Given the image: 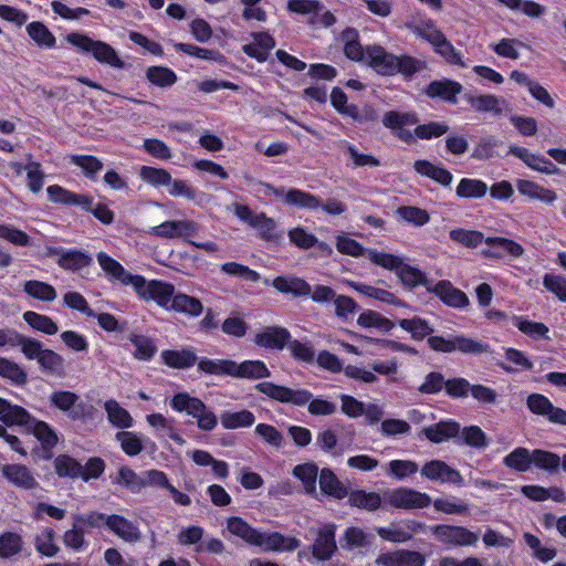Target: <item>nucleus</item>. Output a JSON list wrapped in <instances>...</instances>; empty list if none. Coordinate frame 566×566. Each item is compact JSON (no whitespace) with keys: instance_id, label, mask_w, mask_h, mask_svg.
Here are the masks:
<instances>
[{"instance_id":"nucleus-1","label":"nucleus","mask_w":566,"mask_h":566,"mask_svg":"<svg viewBox=\"0 0 566 566\" xmlns=\"http://www.w3.org/2000/svg\"><path fill=\"white\" fill-rule=\"evenodd\" d=\"M255 388L261 394L279 402L289 403L294 407L307 406L308 412L313 416H329L336 411L335 403L323 398H313L311 391L303 388H290L271 381L260 382Z\"/></svg>"},{"instance_id":"nucleus-2","label":"nucleus","mask_w":566,"mask_h":566,"mask_svg":"<svg viewBox=\"0 0 566 566\" xmlns=\"http://www.w3.org/2000/svg\"><path fill=\"white\" fill-rule=\"evenodd\" d=\"M227 528L232 535L265 552H292L300 546V541L295 537L283 536L277 532H259L237 516L228 518Z\"/></svg>"},{"instance_id":"nucleus-3","label":"nucleus","mask_w":566,"mask_h":566,"mask_svg":"<svg viewBox=\"0 0 566 566\" xmlns=\"http://www.w3.org/2000/svg\"><path fill=\"white\" fill-rule=\"evenodd\" d=\"M0 419L7 426H29L33 436L48 451L57 443L56 433L46 422L31 418L25 409L11 405L2 398H0Z\"/></svg>"},{"instance_id":"nucleus-4","label":"nucleus","mask_w":566,"mask_h":566,"mask_svg":"<svg viewBox=\"0 0 566 566\" xmlns=\"http://www.w3.org/2000/svg\"><path fill=\"white\" fill-rule=\"evenodd\" d=\"M199 368L214 375H230L242 378H263L269 376V369L261 360H245L237 364L228 359L201 360Z\"/></svg>"},{"instance_id":"nucleus-5","label":"nucleus","mask_w":566,"mask_h":566,"mask_svg":"<svg viewBox=\"0 0 566 566\" xmlns=\"http://www.w3.org/2000/svg\"><path fill=\"white\" fill-rule=\"evenodd\" d=\"M66 41L82 52L90 53L102 64L116 70H124L126 67V63L119 57L116 50L106 42L94 40L80 32L69 33Z\"/></svg>"},{"instance_id":"nucleus-6","label":"nucleus","mask_w":566,"mask_h":566,"mask_svg":"<svg viewBox=\"0 0 566 566\" xmlns=\"http://www.w3.org/2000/svg\"><path fill=\"white\" fill-rule=\"evenodd\" d=\"M171 408L178 412H186L197 420L199 429L211 431L218 423L214 412L198 398L180 392L172 397Z\"/></svg>"},{"instance_id":"nucleus-7","label":"nucleus","mask_w":566,"mask_h":566,"mask_svg":"<svg viewBox=\"0 0 566 566\" xmlns=\"http://www.w3.org/2000/svg\"><path fill=\"white\" fill-rule=\"evenodd\" d=\"M254 343L272 350H282L285 345L293 354H308L311 350L305 344L292 340L290 332L282 326H266L254 336Z\"/></svg>"},{"instance_id":"nucleus-8","label":"nucleus","mask_w":566,"mask_h":566,"mask_svg":"<svg viewBox=\"0 0 566 566\" xmlns=\"http://www.w3.org/2000/svg\"><path fill=\"white\" fill-rule=\"evenodd\" d=\"M134 290L137 295L146 301H154L156 304L167 311L170 310L172 300L176 295L175 286L171 283L150 280L146 281L140 276L135 279Z\"/></svg>"},{"instance_id":"nucleus-9","label":"nucleus","mask_w":566,"mask_h":566,"mask_svg":"<svg viewBox=\"0 0 566 566\" xmlns=\"http://www.w3.org/2000/svg\"><path fill=\"white\" fill-rule=\"evenodd\" d=\"M384 501L394 509L406 511L426 509L432 502L429 494L407 486L387 490Z\"/></svg>"},{"instance_id":"nucleus-10","label":"nucleus","mask_w":566,"mask_h":566,"mask_svg":"<svg viewBox=\"0 0 566 566\" xmlns=\"http://www.w3.org/2000/svg\"><path fill=\"white\" fill-rule=\"evenodd\" d=\"M436 538L447 546H472L479 541V535L463 526L437 525L431 527Z\"/></svg>"},{"instance_id":"nucleus-11","label":"nucleus","mask_w":566,"mask_h":566,"mask_svg":"<svg viewBox=\"0 0 566 566\" xmlns=\"http://www.w3.org/2000/svg\"><path fill=\"white\" fill-rule=\"evenodd\" d=\"M420 473L423 478L430 481L450 483L457 486H462L464 484L461 473L441 460H431L426 462L422 465Z\"/></svg>"},{"instance_id":"nucleus-12","label":"nucleus","mask_w":566,"mask_h":566,"mask_svg":"<svg viewBox=\"0 0 566 566\" xmlns=\"http://www.w3.org/2000/svg\"><path fill=\"white\" fill-rule=\"evenodd\" d=\"M428 343L431 349L443 353H451L455 350L463 353H480L489 350L486 345L461 336H455L449 339L434 336L430 337Z\"/></svg>"},{"instance_id":"nucleus-13","label":"nucleus","mask_w":566,"mask_h":566,"mask_svg":"<svg viewBox=\"0 0 566 566\" xmlns=\"http://www.w3.org/2000/svg\"><path fill=\"white\" fill-rule=\"evenodd\" d=\"M198 230V224L190 219L165 221L149 231L151 235L164 239H187L193 235Z\"/></svg>"},{"instance_id":"nucleus-14","label":"nucleus","mask_w":566,"mask_h":566,"mask_svg":"<svg viewBox=\"0 0 566 566\" xmlns=\"http://www.w3.org/2000/svg\"><path fill=\"white\" fill-rule=\"evenodd\" d=\"M526 403L533 413L546 417L553 423L566 426V410L555 407L544 395L532 394Z\"/></svg>"},{"instance_id":"nucleus-15","label":"nucleus","mask_w":566,"mask_h":566,"mask_svg":"<svg viewBox=\"0 0 566 566\" xmlns=\"http://www.w3.org/2000/svg\"><path fill=\"white\" fill-rule=\"evenodd\" d=\"M4 346L20 347L23 354H54L50 349H42L36 339L28 338L10 328H0V348Z\"/></svg>"},{"instance_id":"nucleus-16","label":"nucleus","mask_w":566,"mask_h":566,"mask_svg":"<svg viewBox=\"0 0 566 566\" xmlns=\"http://www.w3.org/2000/svg\"><path fill=\"white\" fill-rule=\"evenodd\" d=\"M395 57L396 55L389 53L380 45L366 46L365 62L380 75L390 76L395 74Z\"/></svg>"},{"instance_id":"nucleus-17","label":"nucleus","mask_w":566,"mask_h":566,"mask_svg":"<svg viewBox=\"0 0 566 566\" xmlns=\"http://www.w3.org/2000/svg\"><path fill=\"white\" fill-rule=\"evenodd\" d=\"M336 525L327 523L317 531V537L313 544V556L318 560H327L336 551Z\"/></svg>"},{"instance_id":"nucleus-18","label":"nucleus","mask_w":566,"mask_h":566,"mask_svg":"<svg viewBox=\"0 0 566 566\" xmlns=\"http://www.w3.org/2000/svg\"><path fill=\"white\" fill-rule=\"evenodd\" d=\"M3 478L12 485L23 490H31L38 482L31 471L22 464H0Z\"/></svg>"},{"instance_id":"nucleus-19","label":"nucleus","mask_w":566,"mask_h":566,"mask_svg":"<svg viewBox=\"0 0 566 566\" xmlns=\"http://www.w3.org/2000/svg\"><path fill=\"white\" fill-rule=\"evenodd\" d=\"M510 154L520 158L527 167L546 175H555L559 172V169L551 160L536 155L531 154L526 148L518 147L515 145L510 146Z\"/></svg>"},{"instance_id":"nucleus-20","label":"nucleus","mask_w":566,"mask_h":566,"mask_svg":"<svg viewBox=\"0 0 566 566\" xmlns=\"http://www.w3.org/2000/svg\"><path fill=\"white\" fill-rule=\"evenodd\" d=\"M484 242L495 248L483 250L482 255L485 258L501 259L504 255L502 250L513 258H520L524 253V249L520 243L507 238L488 237Z\"/></svg>"},{"instance_id":"nucleus-21","label":"nucleus","mask_w":566,"mask_h":566,"mask_svg":"<svg viewBox=\"0 0 566 566\" xmlns=\"http://www.w3.org/2000/svg\"><path fill=\"white\" fill-rule=\"evenodd\" d=\"M376 563L379 566H423L424 557L418 552L396 551L380 554Z\"/></svg>"},{"instance_id":"nucleus-22","label":"nucleus","mask_w":566,"mask_h":566,"mask_svg":"<svg viewBox=\"0 0 566 566\" xmlns=\"http://www.w3.org/2000/svg\"><path fill=\"white\" fill-rule=\"evenodd\" d=\"M106 527L125 542L135 543L140 538L138 527L122 515H108Z\"/></svg>"},{"instance_id":"nucleus-23","label":"nucleus","mask_w":566,"mask_h":566,"mask_svg":"<svg viewBox=\"0 0 566 566\" xmlns=\"http://www.w3.org/2000/svg\"><path fill=\"white\" fill-rule=\"evenodd\" d=\"M97 262L109 279L117 280L124 285L132 284L134 286L135 279L139 277V275L128 273L119 262L105 252L97 253Z\"/></svg>"},{"instance_id":"nucleus-24","label":"nucleus","mask_w":566,"mask_h":566,"mask_svg":"<svg viewBox=\"0 0 566 566\" xmlns=\"http://www.w3.org/2000/svg\"><path fill=\"white\" fill-rule=\"evenodd\" d=\"M104 409L107 415L108 422L122 431L134 427V418L118 401L114 399L106 400Z\"/></svg>"},{"instance_id":"nucleus-25","label":"nucleus","mask_w":566,"mask_h":566,"mask_svg":"<svg viewBox=\"0 0 566 566\" xmlns=\"http://www.w3.org/2000/svg\"><path fill=\"white\" fill-rule=\"evenodd\" d=\"M518 192L530 199L538 200L546 205H552L556 201L557 195L554 190L545 188L531 180L520 179L516 181Z\"/></svg>"},{"instance_id":"nucleus-26","label":"nucleus","mask_w":566,"mask_h":566,"mask_svg":"<svg viewBox=\"0 0 566 566\" xmlns=\"http://www.w3.org/2000/svg\"><path fill=\"white\" fill-rule=\"evenodd\" d=\"M468 102L476 112L502 115L509 109V104L505 99L490 94L470 96L468 97Z\"/></svg>"},{"instance_id":"nucleus-27","label":"nucleus","mask_w":566,"mask_h":566,"mask_svg":"<svg viewBox=\"0 0 566 566\" xmlns=\"http://www.w3.org/2000/svg\"><path fill=\"white\" fill-rule=\"evenodd\" d=\"M50 401L59 410L66 412L70 418L78 419L81 417V411L77 409L81 406L80 398L74 392L54 391L50 396Z\"/></svg>"},{"instance_id":"nucleus-28","label":"nucleus","mask_w":566,"mask_h":566,"mask_svg":"<svg viewBox=\"0 0 566 566\" xmlns=\"http://www.w3.org/2000/svg\"><path fill=\"white\" fill-rule=\"evenodd\" d=\"M433 292L449 306L465 307L469 304L468 296L462 291L455 289L449 281L437 283Z\"/></svg>"},{"instance_id":"nucleus-29","label":"nucleus","mask_w":566,"mask_h":566,"mask_svg":"<svg viewBox=\"0 0 566 566\" xmlns=\"http://www.w3.org/2000/svg\"><path fill=\"white\" fill-rule=\"evenodd\" d=\"M460 432V426L455 421H440L423 429V434L433 443L444 442Z\"/></svg>"},{"instance_id":"nucleus-30","label":"nucleus","mask_w":566,"mask_h":566,"mask_svg":"<svg viewBox=\"0 0 566 566\" xmlns=\"http://www.w3.org/2000/svg\"><path fill=\"white\" fill-rule=\"evenodd\" d=\"M462 86L450 80L433 81L426 87L427 96L431 98L439 97L444 101H455L457 94L461 92Z\"/></svg>"},{"instance_id":"nucleus-31","label":"nucleus","mask_w":566,"mask_h":566,"mask_svg":"<svg viewBox=\"0 0 566 566\" xmlns=\"http://www.w3.org/2000/svg\"><path fill=\"white\" fill-rule=\"evenodd\" d=\"M169 311L198 317L203 312V305L200 300L195 296L185 293H176Z\"/></svg>"},{"instance_id":"nucleus-32","label":"nucleus","mask_w":566,"mask_h":566,"mask_svg":"<svg viewBox=\"0 0 566 566\" xmlns=\"http://www.w3.org/2000/svg\"><path fill=\"white\" fill-rule=\"evenodd\" d=\"M36 552L45 557L55 556L60 547L55 542V532L51 527L41 528L33 539Z\"/></svg>"},{"instance_id":"nucleus-33","label":"nucleus","mask_w":566,"mask_h":566,"mask_svg":"<svg viewBox=\"0 0 566 566\" xmlns=\"http://www.w3.org/2000/svg\"><path fill=\"white\" fill-rule=\"evenodd\" d=\"M285 205L300 209L316 210L321 207V199L304 190L291 188L286 192Z\"/></svg>"},{"instance_id":"nucleus-34","label":"nucleus","mask_w":566,"mask_h":566,"mask_svg":"<svg viewBox=\"0 0 566 566\" xmlns=\"http://www.w3.org/2000/svg\"><path fill=\"white\" fill-rule=\"evenodd\" d=\"M423 525L417 522H409L408 530L402 528L399 525H390L388 527H379L377 533L379 536L389 542L403 543L411 538L412 533L417 532L418 528H422Z\"/></svg>"},{"instance_id":"nucleus-35","label":"nucleus","mask_w":566,"mask_h":566,"mask_svg":"<svg viewBox=\"0 0 566 566\" xmlns=\"http://www.w3.org/2000/svg\"><path fill=\"white\" fill-rule=\"evenodd\" d=\"M406 28L413 34L428 41L432 46L444 35L431 20L407 22Z\"/></svg>"},{"instance_id":"nucleus-36","label":"nucleus","mask_w":566,"mask_h":566,"mask_svg":"<svg viewBox=\"0 0 566 566\" xmlns=\"http://www.w3.org/2000/svg\"><path fill=\"white\" fill-rule=\"evenodd\" d=\"M388 476L403 481L419 471V465L412 460H390L384 465Z\"/></svg>"},{"instance_id":"nucleus-37","label":"nucleus","mask_w":566,"mask_h":566,"mask_svg":"<svg viewBox=\"0 0 566 566\" xmlns=\"http://www.w3.org/2000/svg\"><path fill=\"white\" fill-rule=\"evenodd\" d=\"M342 40L344 42V53L348 59L357 62L366 60V48L361 46L358 32L355 29L344 30Z\"/></svg>"},{"instance_id":"nucleus-38","label":"nucleus","mask_w":566,"mask_h":566,"mask_svg":"<svg viewBox=\"0 0 566 566\" xmlns=\"http://www.w3.org/2000/svg\"><path fill=\"white\" fill-rule=\"evenodd\" d=\"M220 421L224 429L234 430L251 427L255 421V417L249 410L223 411L220 415Z\"/></svg>"},{"instance_id":"nucleus-39","label":"nucleus","mask_w":566,"mask_h":566,"mask_svg":"<svg viewBox=\"0 0 566 566\" xmlns=\"http://www.w3.org/2000/svg\"><path fill=\"white\" fill-rule=\"evenodd\" d=\"M272 285L281 293H291L295 296L310 295L311 285L298 277L279 276L273 280Z\"/></svg>"},{"instance_id":"nucleus-40","label":"nucleus","mask_w":566,"mask_h":566,"mask_svg":"<svg viewBox=\"0 0 566 566\" xmlns=\"http://www.w3.org/2000/svg\"><path fill=\"white\" fill-rule=\"evenodd\" d=\"M321 490L328 495L336 499H344L347 496V489L339 482L335 473L329 469H323L319 473Z\"/></svg>"},{"instance_id":"nucleus-41","label":"nucleus","mask_w":566,"mask_h":566,"mask_svg":"<svg viewBox=\"0 0 566 566\" xmlns=\"http://www.w3.org/2000/svg\"><path fill=\"white\" fill-rule=\"evenodd\" d=\"M27 32L40 48L52 49L55 45L56 39L54 34L42 22L34 21L29 23Z\"/></svg>"},{"instance_id":"nucleus-42","label":"nucleus","mask_w":566,"mask_h":566,"mask_svg":"<svg viewBox=\"0 0 566 566\" xmlns=\"http://www.w3.org/2000/svg\"><path fill=\"white\" fill-rule=\"evenodd\" d=\"M293 475L303 483L306 493L316 491L318 468L315 463L298 464L293 469Z\"/></svg>"},{"instance_id":"nucleus-43","label":"nucleus","mask_w":566,"mask_h":566,"mask_svg":"<svg viewBox=\"0 0 566 566\" xmlns=\"http://www.w3.org/2000/svg\"><path fill=\"white\" fill-rule=\"evenodd\" d=\"M503 463L515 471L526 472L532 465V451L522 447L516 448L503 459Z\"/></svg>"},{"instance_id":"nucleus-44","label":"nucleus","mask_w":566,"mask_h":566,"mask_svg":"<svg viewBox=\"0 0 566 566\" xmlns=\"http://www.w3.org/2000/svg\"><path fill=\"white\" fill-rule=\"evenodd\" d=\"M488 185L479 179L463 178L457 186L455 193L460 198H482L488 192Z\"/></svg>"},{"instance_id":"nucleus-45","label":"nucleus","mask_w":566,"mask_h":566,"mask_svg":"<svg viewBox=\"0 0 566 566\" xmlns=\"http://www.w3.org/2000/svg\"><path fill=\"white\" fill-rule=\"evenodd\" d=\"M23 291L29 296L43 302H52L57 296L56 291L52 285L36 280L27 281L23 285Z\"/></svg>"},{"instance_id":"nucleus-46","label":"nucleus","mask_w":566,"mask_h":566,"mask_svg":"<svg viewBox=\"0 0 566 566\" xmlns=\"http://www.w3.org/2000/svg\"><path fill=\"white\" fill-rule=\"evenodd\" d=\"M348 502L352 506L375 511L381 505V496L376 492L357 490L349 494Z\"/></svg>"},{"instance_id":"nucleus-47","label":"nucleus","mask_w":566,"mask_h":566,"mask_svg":"<svg viewBox=\"0 0 566 566\" xmlns=\"http://www.w3.org/2000/svg\"><path fill=\"white\" fill-rule=\"evenodd\" d=\"M91 263L92 258L78 250L62 252L57 260V264L61 268L71 271H78Z\"/></svg>"},{"instance_id":"nucleus-48","label":"nucleus","mask_w":566,"mask_h":566,"mask_svg":"<svg viewBox=\"0 0 566 566\" xmlns=\"http://www.w3.org/2000/svg\"><path fill=\"white\" fill-rule=\"evenodd\" d=\"M523 537L526 545L532 551L533 557L537 560L542 563H548L556 556L555 548L552 546H543L541 539L537 536L531 533H525Z\"/></svg>"},{"instance_id":"nucleus-49","label":"nucleus","mask_w":566,"mask_h":566,"mask_svg":"<svg viewBox=\"0 0 566 566\" xmlns=\"http://www.w3.org/2000/svg\"><path fill=\"white\" fill-rule=\"evenodd\" d=\"M147 80L159 87H168L177 82V75L174 71L165 66H150L146 71Z\"/></svg>"},{"instance_id":"nucleus-50","label":"nucleus","mask_w":566,"mask_h":566,"mask_svg":"<svg viewBox=\"0 0 566 566\" xmlns=\"http://www.w3.org/2000/svg\"><path fill=\"white\" fill-rule=\"evenodd\" d=\"M85 530L73 520L72 527L63 534L64 545L75 552H82L87 547L85 539Z\"/></svg>"},{"instance_id":"nucleus-51","label":"nucleus","mask_w":566,"mask_h":566,"mask_svg":"<svg viewBox=\"0 0 566 566\" xmlns=\"http://www.w3.org/2000/svg\"><path fill=\"white\" fill-rule=\"evenodd\" d=\"M427 69V63L417 60L409 55H400L395 57V74L400 73L405 77H410L413 74Z\"/></svg>"},{"instance_id":"nucleus-52","label":"nucleus","mask_w":566,"mask_h":566,"mask_svg":"<svg viewBox=\"0 0 566 566\" xmlns=\"http://www.w3.org/2000/svg\"><path fill=\"white\" fill-rule=\"evenodd\" d=\"M357 324L364 328H376L378 331L388 332L394 327V324L374 311L363 312L358 318Z\"/></svg>"},{"instance_id":"nucleus-53","label":"nucleus","mask_w":566,"mask_h":566,"mask_svg":"<svg viewBox=\"0 0 566 566\" xmlns=\"http://www.w3.org/2000/svg\"><path fill=\"white\" fill-rule=\"evenodd\" d=\"M434 510L444 514L463 515L468 512L469 505L453 496L438 497L433 501Z\"/></svg>"},{"instance_id":"nucleus-54","label":"nucleus","mask_w":566,"mask_h":566,"mask_svg":"<svg viewBox=\"0 0 566 566\" xmlns=\"http://www.w3.org/2000/svg\"><path fill=\"white\" fill-rule=\"evenodd\" d=\"M450 238L452 241L471 249L479 247L482 242L485 241L482 232L462 228L451 230Z\"/></svg>"},{"instance_id":"nucleus-55","label":"nucleus","mask_w":566,"mask_h":566,"mask_svg":"<svg viewBox=\"0 0 566 566\" xmlns=\"http://www.w3.org/2000/svg\"><path fill=\"white\" fill-rule=\"evenodd\" d=\"M370 543V535L359 527H348L340 541V545L347 549L361 548Z\"/></svg>"},{"instance_id":"nucleus-56","label":"nucleus","mask_w":566,"mask_h":566,"mask_svg":"<svg viewBox=\"0 0 566 566\" xmlns=\"http://www.w3.org/2000/svg\"><path fill=\"white\" fill-rule=\"evenodd\" d=\"M119 442L122 450L129 457L137 455L143 450L140 437L132 431H119L115 436Z\"/></svg>"},{"instance_id":"nucleus-57","label":"nucleus","mask_w":566,"mask_h":566,"mask_svg":"<svg viewBox=\"0 0 566 566\" xmlns=\"http://www.w3.org/2000/svg\"><path fill=\"white\" fill-rule=\"evenodd\" d=\"M25 171L29 189L33 193L39 192L43 187L44 172L41 169V164L33 161L31 155L27 156Z\"/></svg>"},{"instance_id":"nucleus-58","label":"nucleus","mask_w":566,"mask_h":566,"mask_svg":"<svg viewBox=\"0 0 566 566\" xmlns=\"http://www.w3.org/2000/svg\"><path fill=\"white\" fill-rule=\"evenodd\" d=\"M367 258L370 262L389 271L397 272L401 268L402 259L386 252H379L377 250H367Z\"/></svg>"},{"instance_id":"nucleus-59","label":"nucleus","mask_w":566,"mask_h":566,"mask_svg":"<svg viewBox=\"0 0 566 566\" xmlns=\"http://www.w3.org/2000/svg\"><path fill=\"white\" fill-rule=\"evenodd\" d=\"M397 214L406 222L412 223L416 227L424 226L430 220V214L427 210L413 206L399 207Z\"/></svg>"},{"instance_id":"nucleus-60","label":"nucleus","mask_w":566,"mask_h":566,"mask_svg":"<svg viewBox=\"0 0 566 566\" xmlns=\"http://www.w3.org/2000/svg\"><path fill=\"white\" fill-rule=\"evenodd\" d=\"M139 176L145 182L150 184L154 187H167L171 177L166 169L149 166H143L139 170Z\"/></svg>"},{"instance_id":"nucleus-61","label":"nucleus","mask_w":566,"mask_h":566,"mask_svg":"<svg viewBox=\"0 0 566 566\" xmlns=\"http://www.w3.org/2000/svg\"><path fill=\"white\" fill-rule=\"evenodd\" d=\"M532 464L545 471H554L560 465V457L545 450L532 451Z\"/></svg>"},{"instance_id":"nucleus-62","label":"nucleus","mask_w":566,"mask_h":566,"mask_svg":"<svg viewBox=\"0 0 566 566\" xmlns=\"http://www.w3.org/2000/svg\"><path fill=\"white\" fill-rule=\"evenodd\" d=\"M23 319L33 328L45 334L53 335L57 332L56 324L49 316L28 311L23 314Z\"/></svg>"},{"instance_id":"nucleus-63","label":"nucleus","mask_w":566,"mask_h":566,"mask_svg":"<svg viewBox=\"0 0 566 566\" xmlns=\"http://www.w3.org/2000/svg\"><path fill=\"white\" fill-rule=\"evenodd\" d=\"M54 467L60 476L77 478L82 474V465L69 455L57 457Z\"/></svg>"},{"instance_id":"nucleus-64","label":"nucleus","mask_w":566,"mask_h":566,"mask_svg":"<svg viewBox=\"0 0 566 566\" xmlns=\"http://www.w3.org/2000/svg\"><path fill=\"white\" fill-rule=\"evenodd\" d=\"M22 548V538L17 533L8 532L0 535V557L8 558Z\"/></svg>"}]
</instances>
